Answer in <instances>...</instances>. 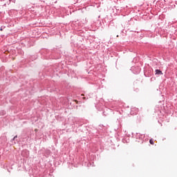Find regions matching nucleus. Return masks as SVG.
<instances>
[{"instance_id":"obj_5","label":"nucleus","mask_w":177,"mask_h":177,"mask_svg":"<svg viewBox=\"0 0 177 177\" xmlns=\"http://www.w3.org/2000/svg\"><path fill=\"white\" fill-rule=\"evenodd\" d=\"M138 73H140V68L138 67Z\"/></svg>"},{"instance_id":"obj_7","label":"nucleus","mask_w":177,"mask_h":177,"mask_svg":"<svg viewBox=\"0 0 177 177\" xmlns=\"http://www.w3.org/2000/svg\"><path fill=\"white\" fill-rule=\"evenodd\" d=\"M17 138V136H15L13 138L12 140H15V139H16Z\"/></svg>"},{"instance_id":"obj_2","label":"nucleus","mask_w":177,"mask_h":177,"mask_svg":"<svg viewBox=\"0 0 177 177\" xmlns=\"http://www.w3.org/2000/svg\"><path fill=\"white\" fill-rule=\"evenodd\" d=\"M29 154L30 151H28V150L27 149H25L21 152V156H23L24 157H27Z\"/></svg>"},{"instance_id":"obj_1","label":"nucleus","mask_w":177,"mask_h":177,"mask_svg":"<svg viewBox=\"0 0 177 177\" xmlns=\"http://www.w3.org/2000/svg\"><path fill=\"white\" fill-rule=\"evenodd\" d=\"M136 142L139 145H143V143L145 142V135L138 133L136 135Z\"/></svg>"},{"instance_id":"obj_3","label":"nucleus","mask_w":177,"mask_h":177,"mask_svg":"<svg viewBox=\"0 0 177 177\" xmlns=\"http://www.w3.org/2000/svg\"><path fill=\"white\" fill-rule=\"evenodd\" d=\"M155 73L157 75H162V71H160V69H156Z\"/></svg>"},{"instance_id":"obj_6","label":"nucleus","mask_w":177,"mask_h":177,"mask_svg":"<svg viewBox=\"0 0 177 177\" xmlns=\"http://www.w3.org/2000/svg\"><path fill=\"white\" fill-rule=\"evenodd\" d=\"M133 110H135V109H131V114H133V113H132V111H133Z\"/></svg>"},{"instance_id":"obj_8","label":"nucleus","mask_w":177,"mask_h":177,"mask_svg":"<svg viewBox=\"0 0 177 177\" xmlns=\"http://www.w3.org/2000/svg\"><path fill=\"white\" fill-rule=\"evenodd\" d=\"M0 31H3V29L2 28V27L0 28Z\"/></svg>"},{"instance_id":"obj_4","label":"nucleus","mask_w":177,"mask_h":177,"mask_svg":"<svg viewBox=\"0 0 177 177\" xmlns=\"http://www.w3.org/2000/svg\"><path fill=\"white\" fill-rule=\"evenodd\" d=\"M149 143H150V145H154V140L153 138H151L149 140Z\"/></svg>"}]
</instances>
